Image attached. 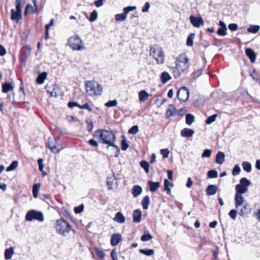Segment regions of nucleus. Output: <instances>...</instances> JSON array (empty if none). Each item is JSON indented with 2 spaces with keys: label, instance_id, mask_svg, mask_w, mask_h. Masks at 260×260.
I'll return each mask as SVG.
<instances>
[{
  "label": "nucleus",
  "instance_id": "obj_38",
  "mask_svg": "<svg viewBox=\"0 0 260 260\" xmlns=\"http://www.w3.org/2000/svg\"><path fill=\"white\" fill-rule=\"evenodd\" d=\"M173 184L169 181L167 179L164 181V189L167 191V194H169L171 193V189L170 186H172Z\"/></svg>",
  "mask_w": 260,
  "mask_h": 260
},
{
  "label": "nucleus",
  "instance_id": "obj_12",
  "mask_svg": "<svg viewBox=\"0 0 260 260\" xmlns=\"http://www.w3.org/2000/svg\"><path fill=\"white\" fill-rule=\"evenodd\" d=\"M117 178L113 173L111 176H108L107 178L106 183L107 188L109 190H111L113 188V185L116 183L115 182Z\"/></svg>",
  "mask_w": 260,
  "mask_h": 260
},
{
  "label": "nucleus",
  "instance_id": "obj_62",
  "mask_svg": "<svg viewBox=\"0 0 260 260\" xmlns=\"http://www.w3.org/2000/svg\"><path fill=\"white\" fill-rule=\"evenodd\" d=\"M30 47H29V49H28V54H27L26 56L25 57H21L20 58V60L21 61L22 63H23V65L24 66H25V62H26V59L27 58V57L29 56V54H30Z\"/></svg>",
  "mask_w": 260,
  "mask_h": 260
},
{
  "label": "nucleus",
  "instance_id": "obj_59",
  "mask_svg": "<svg viewBox=\"0 0 260 260\" xmlns=\"http://www.w3.org/2000/svg\"><path fill=\"white\" fill-rule=\"evenodd\" d=\"M160 153L164 158H167L169 156V151L168 149H161Z\"/></svg>",
  "mask_w": 260,
  "mask_h": 260
},
{
  "label": "nucleus",
  "instance_id": "obj_7",
  "mask_svg": "<svg viewBox=\"0 0 260 260\" xmlns=\"http://www.w3.org/2000/svg\"><path fill=\"white\" fill-rule=\"evenodd\" d=\"M25 220L28 221L36 220L40 222H43L44 220V217L42 212L31 210L26 213Z\"/></svg>",
  "mask_w": 260,
  "mask_h": 260
},
{
  "label": "nucleus",
  "instance_id": "obj_32",
  "mask_svg": "<svg viewBox=\"0 0 260 260\" xmlns=\"http://www.w3.org/2000/svg\"><path fill=\"white\" fill-rule=\"evenodd\" d=\"M14 251L13 247L6 249L5 251V257L7 260L10 259L12 258V255L14 254Z\"/></svg>",
  "mask_w": 260,
  "mask_h": 260
},
{
  "label": "nucleus",
  "instance_id": "obj_15",
  "mask_svg": "<svg viewBox=\"0 0 260 260\" xmlns=\"http://www.w3.org/2000/svg\"><path fill=\"white\" fill-rule=\"evenodd\" d=\"M220 27L217 30V34L220 36H225L226 35L227 28L225 24L222 21H219Z\"/></svg>",
  "mask_w": 260,
  "mask_h": 260
},
{
  "label": "nucleus",
  "instance_id": "obj_52",
  "mask_svg": "<svg viewBox=\"0 0 260 260\" xmlns=\"http://www.w3.org/2000/svg\"><path fill=\"white\" fill-rule=\"evenodd\" d=\"M138 132L139 127L138 125H134L128 130V133L132 135H135Z\"/></svg>",
  "mask_w": 260,
  "mask_h": 260
},
{
  "label": "nucleus",
  "instance_id": "obj_13",
  "mask_svg": "<svg viewBox=\"0 0 260 260\" xmlns=\"http://www.w3.org/2000/svg\"><path fill=\"white\" fill-rule=\"evenodd\" d=\"M121 235L118 233H115L111 236L110 243L113 246H116L121 241Z\"/></svg>",
  "mask_w": 260,
  "mask_h": 260
},
{
  "label": "nucleus",
  "instance_id": "obj_46",
  "mask_svg": "<svg viewBox=\"0 0 260 260\" xmlns=\"http://www.w3.org/2000/svg\"><path fill=\"white\" fill-rule=\"evenodd\" d=\"M207 175L209 178H215L218 177V172L215 170H211L208 171Z\"/></svg>",
  "mask_w": 260,
  "mask_h": 260
},
{
  "label": "nucleus",
  "instance_id": "obj_54",
  "mask_svg": "<svg viewBox=\"0 0 260 260\" xmlns=\"http://www.w3.org/2000/svg\"><path fill=\"white\" fill-rule=\"evenodd\" d=\"M117 104V101L116 100L112 101H109L105 104V106L107 107H111L116 106Z\"/></svg>",
  "mask_w": 260,
  "mask_h": 260
},
{
  "label": "nucleus",
  "instance_id": "obj_64",
  "mask_svg": "<svg viewBox=\"0 0 260 260\" xmlns=\"http://www.w3.org/2000/svg\"><path fill=\"white\" fill-rule=\"evenodd\" d=\"M88 143L93 147H97L98 146V143L93 139H90L89 140Z\"/></svg>",
  "mask_w": 260,
  "mask_h": 260
},
{
  "label": "nucleus",
  "instance_id": "obj_33",
  "mask_svg": "<svg viewBox=\"0 0 260 260\" xmlns=\"http://www.w3.org/2000/svg\"><path fill=\"white\" fill-rule=\"evenodd\" d=\"M152 236L149 233L148 230L144 232V235L141 237V240L142 241H148L152 239Z\"/></svg>",
  "mask_w": 260,
  "mask_h": 260
},
{
  "label": "nucleus",
  "instance_id": "obj_44",
  "mask_svg": "<svg viewBox=\"0 0 260 260\" xmlns=\"http://www.w3.org/2000/svg\"><path fill=\"white\" fill-rule=\"evenodd\" d=\"M195 34L193 33L190 34L187 38L186 45L188 46H192L193 45V39L194 37Z\"/></svg>",
  "mask_w": 260,
  "mask_h": 260
},
{
  "label": "nucleus",
  "instance_id": "obj_49",
  "mask_svg": "<svg viewBox=\"0 0 260 260\" xmlns=\"http://www.w3.org/2000/svg\"><path fill=\"white\" fill-rule=\"evenodd\" d=\"M95 251L98 257L101 259H103L105 256V253L103 251L101 250L99 248H95Z\"/></svg>",
  "mask_w": 260,
  "mask_h": 260
},
{
  "label": "nucleus",
  "instance_id": "obj_17",
  "mask_svg": "<svg viewBox=\"0 0 260 260\" xmlns=\"http://www.w3.org/2000/svg\"><path fill=\"white\" fill-rule=\"evenodd\" d=\"M194 133L193 129L188 128H184L181 131L180 135L182 137L190 138L192 137Z\"/></svg>",
  "mask_w": 260,
  "mask_h": 260
},
{
  "label": "nucleus",
  "instance_id": "obj_53",
  "mask_svg": "<svg viewBox=\"0 0 260 260\" xmlns=\"http://www.w3.org/2000/svg\"><path fill=\"white\" fill-rule=\"evenodd\" d=\"M241 171V169L238 165H236L234 166L232 174L234 176L238 175Z\"/></svg>",
  "mask_w": 260,
  "mask_h": 260
},
{
  "label": "nucleus",
  "instance_id": "obj_45",
  "mask_svg": "<svg viewBox=\"0 0 260 260\" xmlns=\"http://www.w3.org/2000/svg\"><path fill=\"white\" fill-rule=\"evenodd\" d=\"M24 4V0H16V10L21 11V8Z\"/></svg>",
  "mask_w": 260,
  "mask_h": 260
},
{
  "label": "nucleus",
  "instance_id": "obj_57",
  "mask_svg": "<svg viewBox=\"0 0 260 260\" xmlns=\"http://www.w3.org/2000/svg\"><path fill=\"white\" fill-rule=\"evenodd\" d=\"M212 151L210 149H205L202 154V157H209L211 156Z\"/></svg>",
  "mask_w": 260,
  "mask_h": 260
},
{
  "label": "nucleus",
  "instance_id": "obj_3",
  "mask_svg": "<svg viewBox=\"0 0 260 260\" xmlns=\"http://www.w3.org/2000/svg\"><path fill=\"white\" fill-rule=\"evenodd\" d=\"M85 86L86 91L89 96L100 95L102 93V86L94 80L86 81Z\"/></svg>",
  "mask_w": 260,
  "mask_h": 260
},
{
  "label": "nucleus",
  "instance_id": "obj_37",
  "mask_svg": "<svg viewBox=\"0 0 260 260\" xmlns=\"http://www.w3.org/2000/svg\"><path fill=\"white\" fill-rule=\"evenodd\" d=\"M18 161L17 160H14L7 168L6 171L7 172L14 171L18 167Z\"/></svg>",
  "mask_w": 260,
  "mask_h": 260
},
{
  "label": "nucleus",
  "instance_id": "obj_1",
  "mask_svg": "<svg viewBox=\"0 0 260 260\" xmlns=\"http://www.w3.org/2000/svg\"><path fill=\"white\" fill-rule=\"evenodd\" d=\"M94 136L99 138V141L100 143L108 145L107 149L109 146H112L117 151L119 152V147L114 144L116 141L115 136L112 131L98 129L94 132Z\"/></svg>",
  "mask_w": 260,
  "mask_h": 260
},
{
  "label": "nucleus",
  "instance_id": "obj_18",
  "mask_svg": "<svg viewBox=\"0 0 260 260\" xmlns=\"http://www.w3.org/2000/svg\"><path fill=\"white\" fill-rule=\"evenodd\" d=\"M245 53L246 55L249 57L250 61L252 63L255 62L256 59V54L252 49L250 48H246L245 49Z\"/></svg>",
  "mask_w": 260,
  "mask_h": 260
},
{
  "label": "nucleus",
  "instance_id": "obj_39",
  "mask_svg": "<svg viewBox=\"0 0 260 260\" xmlns=\"http://www.w3.org/2000/svg\"><path fill=\"white\" fill-rule=\"evenodd\" d=\"M259 25H251L248 27L247 31L248 32L254 34L256 33L259 30Z\"/></svg>",
  "mask_w": 260,
  "mask_h": 260
},
{
  "label": "nucleus",
  "instance_id": "obj_40",
  "mask_svg": "<svg viewBox=\"0 0 260 260\" xmlns=\"http://www.w3.org/2000/svg\"><path fill=\"white\" fill-rule=\"evenodd\" d=\"M242 166L243 170L248 173L251 171V164L248 161H244L242 164Z\"/></svg>",
  "mask_w": 260,
  "mask_h": 260
},
{
  "label": "nucleus",
  "instance_id": "obj_51",
  "mask_svg": "<svg viewBox=\"0 0 260 260\" xmlns=\"http://www.w3.org/2000/svg\"><path fill=\"white\" fill-rule=\"evenodd\" d=\"M128 146H129V145L127 143L125 138L123 136V139L121 141V149L123 151H125L127 150Z\"/></svg>",
  "mask_w": 260,
  "mask_h": 260
},
{
  "label": "nucleus",
  "instance_id": "obj_25",
  "mask_svg": "<svg viewBox=\"0 0 260 260\" xmlns=\"http://www.w3.org/2000/svg\"><path fill=\"white\" fill-rule=\"evenodd\" d=\"M224 157L225 155L223 152L221 151L218 152L216 155V162L219 165L222 164L225 160Z\"/></svg>",
  "mask_w": 260,
  "mask_h": 260
},
{
  "label": "nucleus",
  "instance_id": "obj_36",
  "mask_svg": "<svg viewBox=\"0 0 260 260\" xmlns=\"http://www.w3.org/2000/svg\"><path fill=\"white\" fill-rule=\"evenodd\" d=\"M140 252L147 256H151L154 254V251L152 249H141L139 250Z\"/></svg>",
  "mask_w": 260,
  "mask_h": 260
},
{
  "label": "nucleus",
  "instance_id": "obj_4",
  "mask_svg": "<svg viewBox=\"0 0 260 260\" xmlns=\"http://www.w3.org/2000/svg\"><path fill=\"white\" fill-rule=\"evenodd\" d=\"M150 54L155 59L157 63L162 64L164 62V52L161 47L158 45L155 44L150 47Z\"/></svg>",
  "mask_w": 260,
  "mask_h": 260
},
{
  "label": "nucleus",
  "instance_id": "obj_6",
  "mask_svg": "<svg viewBox=\"0 0 260 260\" xmlns=\"http://www.w3.org/2000/svg\"><path fill=\"white\" fill-rule=\"evenodd\" d=\"M68 44L74 50H83L85 49L83 41L77 35L71 37L68 40Z\"/></svg>",
  "mask_w": 260,
  "mask_h": 260
},
{
  "label": "nucleus",
  "instance_id": "obj_23",
  "mask_svg": "<svg viewBox=\"0 0 260 260\" xmlns=\"http://www.w3.org/2000/svg\"><path fill=\"white\" fill-rule=\"evenodd\" d=\"M148 184L149 185L150 190L152 192L156 191L160 187V183L158 182L148 181Z\"/></svg>",
  "mask_w": 260,
  "mask_h": 260
},
{
  "label": "nucleus",
  "instance_id": "obj_31",
  "mask_svg": "<svg viewBox=\"0 0 260 260\" xmlns=\"http://www.w3.org/2000/svg\"><path fill=\"white\" fill-rule=\"evenodd\" d=\"M171 79V77L168 72H164L161 74L160 80L162 83L165 84Z\"/></svg>",
  "mask_w": 260,
  "mask_h": 260
},
{
  "label": "nucleus",
  "instance_id": "obj_35",
  "mask_svg": "<svg viewBox=\"0 0 260 260\" xmlns=\"http://www.w3.org/2000/svg\"><path fill=\"white\" fill-rule=\"evenodd\" d=\"M194 120V117L191 114H187L185 116V122L187 125H191Z\"/></svg>",
  "mask_w": 260,
  "mask_h": 260
},
{
  "label": "nucleus",
  "instance_id": "obj_43",
  "mask_svg": "<svg viewBox=\"0 0 260 260\" xmlns=\"http://www.w3.org/2000/svg\"><path fill=\"white\" fill-rule=\"evenodd\" d=\"M250 181L246 178H242L240 180V183L241 186L247 188L250 185Z\"/></svg>",
  "mask_w": 260,
  "mask_h": 260
},
{
  "label": "nucleus",
  "instance_id": "obj_28",
  "mask_svg": "<svg viewBox=\"0 0 260 260\" xmlns=\"http://www.w3.org/2000/svg\"><path fill=\"white\" fill-rule=\"evenodd\" d=\"M47 73L44 72L41 74H39L36 79V82L39 84H42L44 83L45 79L47 78Z\"/></svg>",
  "mask_w": 260,
  "mask_h": 260
},
{
  "label": "nucleus",
  "instance_id": "obj_42",
  "mask_svg": "<svg viewBox=\"0 0 260 260\" xmlns=\"http://www.w3.org/2000/svg\"><path fill=\"white\" fill-rule=\"evenodd\" d=\"M40 187V184H35L32 187V194L34 198H36L38 196V192Z\"/></svg>",
  "mask_w": 260,
  "mask_h": 260
},
{
  "label": "nucleus",
  "instance_id": "obj_10",
  "mask_svg": "<svg viewBox=\"0 0 260 260\" xmlns=\"http://www.w3.org/2000/svg\"><path fill=\"white\" fill-rule=\"evenodd\" d=\"M189 91L185 86L180 88L177 93V97L180 102H186L189 98Z\"/></svg>",
  "mask_w": 260,
  "mask_h": 260
},
{
  "label": "nucleus",
  "instance_id": "obj_8",
  "mask_svg": "<svg viewBox=\"0 0 260 260\" xmlns=\"http://www.w3.org/2000/svg\"><path fill=\"white\" fill-rule=\"evenodd\" d=\"M59 140L58 137L48 140L47 145L53 153H58L62 149V146L58 143Z\"/></svg>",
  "mask_w": 260,
  "mask_h": 260
},
{
  "label": "nucleus",
  "instance_id": "obj_55",
  "mask_svg": "<svg viewBox=\"0 0 260 260\" xmlns=\"http://www.w3.org/2000/svg\"><path fill=\"white\" fill-rule=\"evenodd\" d=\"M237 215V211L236 210L232 209L229 213V215L233 220H235Z\"/></svg>",
  "mask_w": 260,
  "mask_h": 260
},
{
  "label": "nucleus",
  "instance_id": "obj_26",
  "mask_svg": "<svg viewBox=\"0 0 260 260\" xmlns=\"http://www.w3.org/2000/svg\"><path fill=\"white\" fill-rule=\"evenodd\" d=\"M142 192V188L138 185H135L132 188V193L134 197L136 198L141 194Z\"/></svg>",
  "mask_w": 260,
  "mask_h": 260
},
{
  "label": "nucleus",
  "instance_id": "obj_56",
  "mask_svg": "<svg viewBox=\"0 0 260 260\" xmlns=\"http://www.w3.org/2000/svg\"><path fill=\"white\" fill-rule=\"evenodd\" d=\"M84 209V205L81 204L74 208V211L75 213L79 214L83 212Z\"/></svg>",
  "mask_w": 260,
  "mask_h": 260
},
{
  "label": "nucleus",
  "instance_id": "obj_48",
  "mask_svg": "<svg viewBox=\"0 0 260 260\" xmlns=\"http://www.w3.org/2000/svg\"><path fill=\"white\" fill-rule=\"evenodd\" d=\"M98 12L96 10L93 11L90 14V16L89 20L90 22H93V21H95L98 18Z\"/></svg>",
  "mask_w": 260,
  "mask_h": 260
},
{
  "label": "nucleus",
  "instance_id": "obj_11",
  "mask_svg": "<svg viewBox=\"0 0 260 260\" xmlns=\"http://www.w3.org/2000/svg\"><path fill=\"white\" fill-rule=\"evenodd\" d=\"M189 19L192 25L196 27H199L201 25L204 24V21L201 17H196L193 16H190Z\"/></svg>",
  "mask_w": 260,
  "mask_h": 260
},
{
  "label": "nucleus",
  "instance_id": "obj_24",
  "mask_svg": "<svg viewBox=\"0 0 260 260\" xmlns=\"http://www.w3.org/2000/svg\"><path fill=\"white\" fill-rule=\"evenodd\" d=\"M113 220L118 223H122L125 222V218L121 212H118L115 214Z\"/></svg>",
  "mask_w": 260,
  "mask_h": 260
},
{
  "label": "nucleus",
  "instance_id": "obj_60",
  "mask_svg": "<svg viewBox=\"0 0 260 260\" xmlns=\"http://www.w3.org/2000/svg\"><path fill=\"white\" fill-rule=\"evenodd\" d=\"M228 27L232 31H235L238 29V25L236 23H231L229 25Z\"/></svg>",
  "mask_w": 260,
  "mask_h": 260
},
{
  "label": "nucleus",
  "instance_id": "obj_9",
  "mask_svg": "<svg viewBox=\"0 0 260 260\" xmlns=\"http://www.w3.org/2000/svg\"><path fill=\"white\" fill-rule=\"evenodd\" d=\"M136 6H128L123 9V13L117 14L115 16V19L117 21H124L126 19L127 14L136 9Z\"/></svg>",
  "mask_w": 260,
  "mask_h": 260
},
{
  "label": "nucleus",
  "instance_id": "obj_22",
  "mask_svg": "<svg viewBox=\"0 0 260 260\" xmlns=\"http://www.w3.org/2000/svg\"><path fill=\"white\" fill-rule=\"evenodd\" d=\"M38 7L32 6L31 4H27L25 7L24 14L26 15L27 13L35 14L38 12Z\"/></svg>",
  "mask_w": 260,
  "mask_h": 260
},
{
  "label": "nucleus",
  "instance_id": "obj_47",
  "mask_svg": "<svg viewBox=\"0 0 260 260\" xmlns=\"http://www.w3.org/2000/svg\"><path fill=\"white\" fill-rule=\"evenodd\" d=\"M140 166L142 168H143L145 170V172L147 173L149 172V164L147 161L145 160H142L140 162Z\"/></svg>",
  "mask_w": 260,
  "mask_h": 260
},
{
  "label": "nucleus",
  "instance_id": "obj_34",
  "mask_svg": "<svg viewBox=\"0 0 260 260\" xmlns=\"http://www.w3.org/2000/svg\"><path fill=\"white\" fill-rule=\"evenodd\" d=\"M150 204V198L148 196L144 197L142 201V205L144 210L148 208Z\"/></svg>",
  "mask_w": 260,
  "mask_h": 260
},
{
  "label": "nucleus",
  "instance_id": "obj_14",
  "mask_svg": "<svg viewBox=\"0 0 260 260\" xmlns=\"http://www.w3.org/2000/svg\"><path fill=\"white\" fill-rule=\"evenodd\" d=\"M251 209L250 206L249 204L245 203L241 209L239 214L243 217H247V215L251 213Z\"/></svg>",
  "mask_w": 260,
  "mask_h": 260
},
{
  "label": "nucleus",
  "instance_id": "obj_50",
  "mask_svg": "<svg viewBox=\"0 0 260 260\" xmlns=\"http://www.w3.org/2000/svg\"><path fill=\"white\" fill-rule=\"evenodd\" d=\"M217 116V114H215L208 117L206 120V123L207 124H210L212 123V122L215 121Z\"/></svg>",
  "mask_w": 260,
  "mask_h": 260
},
{
  "label": "nucleus",
  "instance_id": "obj_5",
  "mask_svg": "<svg viewBox=\"0 0 260 260\" xmlns=\"http://www.w3.org/2000/svg\"><path fill=\"white\" fill-rule=\"evenodd\" d=\"M55 228L59 234L63 236H67L71 230L70 224L62 218L56 220Z\"/></svg>",
  "mask_w": 260,
  "mask_h": 260
},
{
  "label": "nucleus",
  "instance_id": "obj_58",
  "mask_svg": "<svg viewBox=\"0 0 260 260\" xmlns=\"http://www.w3.org/2000/svg\"><path fill=\"white\" fill-rule=\"evenodd\" d=\"M79 108L81 109H87L89 112H92V109L89 106L88 103H86L82 105H80L79 106Z\"/></svg>",
  "mask_w": 260,
  "mask_h": 260
},
{
  "label": "nucleus",
  "instance_id": "obj_63",
  "mask_svg": "<svg viewBox=\"0 0 260 260\" xmlns=\"http://www.w3.org/2000/svg\"><path fill=\"white\" fill-rule=\"evenodd\" d=\"M68 106L70 108H73L75 107H79L80 105L78 104L77 102H70L68 103Z\"/></svg>",
  "mask_w": 260,
  "mask_h": 260
},
{
  "label": "nucleus",
  "instance_id": "obj_29",
  "mask_svg": "<svg viewBox=\"0 0 260 260\" xmlns=\"http://www.w3.org/2000/svg\"><path fill=\"white\" fill-rule=\"evenodd\" d=\"M236 193L242 194L246 192L248 190V188L245 186H241L240 184H237L235 187Z\"/></svg>",
  "mask_w": 260,
  "mask_h": 260
},
{
  "label": "nucleus",
  "instance_id": "obj_20",
  "mask_svg": "<svg viewBox=\"0 0 260 260\" xmlns=\"http://www.w3.org/2000/svg\"><path fill=\"white\" fill-rule=\"evenodd\" d=\"M218 190L217 187L215 185H209L206 189V192L208 196L214 195Z\"/></svg>",
  "mask_w": 260,
  "mask_h": 260
},
{
  "label": "nucleus",
  "instance_id": "obj_61",
  "mask_svg": "<svg viewBox=\"0 0 260 260\" xmlns=\"http://www.w3.org/2000/svg\"><path fill=\"white\" fill-rule=\"evenodd\" d=\"M150 4L148 2H146L144 6L142 8V11L143 12H148L150 8Z\"/></svg>",
  "mask_w": 260,
  "mask_h": 260
},
{
  "label": "nucleus",
  "instance_id": "obj_16",
  "mask_svg": "<svg viewBox=\"0 0 260 260\" xmlns=\"http://www.w3.org/2000/svg\"><path fill=\"white\" fill-rule=\"evenodd\" d=\"M11 12V19L12 20H16L18 22L19 20L22 19L21 11H19L17 10H15L14 9H12Z\"/></svg>",
  "mask_w": 260,
  "mask_h": 260
},
{
  "label": "nucleus",
  "instance_id": "obj_2",
  "mask_svg": "<svg viewBox=\"0 0 260 260\" xmlns=\"http://www.w3.org/2000/svg\"><path fill=\"white\" fill-rule=\"evenodd\" d=\"M189 59L185 54H180L176 60V67L172 68L175 78L179 77L181 74L189 67Z\"/></svg>",
  "mask_w": 260,
  "mask_h": 260
},
{
  "label": "nucleus",
  "instance_id": "obj_27",
  "mask_svg": "<svg viewBox=\"0 0 260 260\" xmlns=\"http://www.w3.org/2000/svg\"><path fill=\"white\" fill-rule=\"evenodd\" d=\"M139 99L141 102L146 101L151 95L148 93L145 90H142L139 92Z\"/></svg>",
  "mask_w": 260,
  "mask_h": 260
},
{
  "label": "nucleus",
  "instance_id": "obj_30",
  "mask_svg": "<svg viewBox=\"0 0 260 260\" xmlns=\"http://www.w3.org/2000/svg\"><path fill=\"white\" fill-rule=\"evenodd\" d=\"M14 89V87L10 83H5L2 86V92L4 93H8L9 91H12Z\"/></svg>",
  "mask_w": 260,
  "mask_h": 260
},
{
  "label": "nucleus",
  "instance_id": "obj_21",
  "mask_svg": "<svg viewBox=\"0 0 260 260\" xmlns=\"http://www.w3.org/2000/svg\"><path fill=\"white\" fill-rule=\"evenodd\" d=\"M133 221L135 222L139 223L141 220L142 212L139 209H136L134 211L133 214Z\"/></svg>",
  "mask_w": 260,
  "mask_h": 260
},
{
  "label": "nucleus",
  "instance_id": "obj_41",
  "mask_svg": "<svg viewBox=\"0 0 260 260\" xmlns=\"http://www.w3.org/2000/svg\"><path fill=\"white\" fill-rule=\"evenodd\" d=\"M87 124V129L88 132H91L93 129V122L91 118H87L85 120Z\"/></svg>",
  "mask_w": 260,
  "mask_h": 260
},
{
  "label": "nucleus",
  "instance_id": "obj_19",
  "mask_svg": "<svg viewBox=\"0 0 260 260\" xmlns=\"http://www.w3.org/2000/svg\"><path fill=\"white\" fill-rule=\"evenodd\" d=\"M234 200L236 208L241 206L244 203V198L241 194L236 193Z\"/></svg>",
  "mask_w": 260,
  "mask_h": 260
}]
</instances>
